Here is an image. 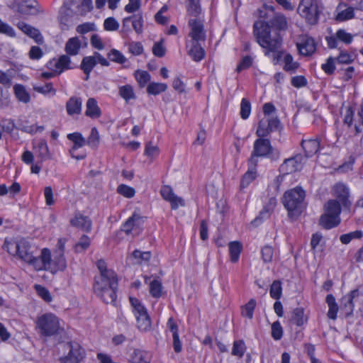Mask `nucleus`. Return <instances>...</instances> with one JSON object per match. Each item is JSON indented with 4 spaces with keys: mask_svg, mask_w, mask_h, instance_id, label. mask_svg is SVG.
<instances>
[{
    "mask_svg": "<svg viewBox=\"0 0 363 363\" xmlns=\"http://www.w3.org/2000/svg\"><path fill=\"white\" fill-rule=\"evenodd\" d=\"M253 33L257 43L265 50L264 55L273 53L272 60L277 64L281 57L282 52L279 50L282 45V38L278 33L273 35L269 30V25L261 20L253 25Z\"/></svg>",
    "mask_w": 363,
    "mask_h": 363,
    "instance_id": "f257e3e1",
    "label": "nucleus"
},
{
    "mask_svg": "<svg viewBox=\"0 0 363 363\" xmlns=\"http://www.w3.org/2000/svg\"><path fill=\"white\" fill-rule=\"evenodd\" d=\"M2 248L9 255L33 266L37 271H40L43 266V262L40 261V256H34L30 242L24 238H6Z\"/></svg>",
    "mask_w": 363,
    "mask_h": 363,
    "instance_id": "f03ea898",
    "label": "nucleus"
},
{
    "mask_svg": "<svg viewBox=\"0 0 363 363\" xmlns=\"http://www.w3.org/2000/svg\"><path fill=\"white\" fill-rule=\"evenodd\" d=\"M96 266L99 274L95 276L94 291L101 297L104 302L112 304L113 303V289L112 288L113 272L111 269H107L106 263L104 259H99L96 262Z\"/></svg>",
    "mask_w": 363,
    "mask_h": 363,
    "instance_id": "7ed1b4c3",
    "label": "nucleus"
},
{
    "mask_svg": "<svg viewBox=\"0 0 363 363\" xmlns=\"http://www.w3.org/2000/svg\"><path fill=\"white\" fill-rule=\"evenodd\" d=\"M306 192L299 186L286 191L283 196L282 203L288 211L291 218H296L306 208Z\"/></svg>",
    "mask_w": 363,
    "mask_h": 363,
    "instance_id": "20e7f679",
    "label": "nucleus"
},
{
    "mask_svg": "<svg viewBox=\"0 0 363 363\" xmlns=\"http://www.w3.org/2000/svg\"><path fill=\"white\" fill-rule=\"evenodd\" d=\"M266 137H258L254 142L253 150L249 158V162L257 165L258 157H267L272 161L279 159L280 152L272 146L269 139Z\"/></svg>",
    "mask_w": 363,
    "mask_h": 363,
    "instance_id": "39448f33",
    "label": "nucleus"
},
{
    "mask_svg": "<svg viewBox=\"0 0 363 363\" xmlns=\"http://www.w3.org/2000/svg\"><path fill=\"white\" fill-rule=\"evenodd\" d=\"M35 329L40 335L50 337L58 334L62 328L60 319L56 315L52 313H46L37 318Z\"/></svg>",
    "mask_w": 363,
    "mask_h": 363,
    "instance_id": "423d86ee",
    "label": "nucleus"
},
{
    "mask_svg": "<svg viewBox=\"0 0 363 363\" xmlns=\"http://www.w3.org/2000/svg\"><path fill=\"white\" fill-rule=\"evenodd\" d=\"M297 12L307 24L315 26L322 12L321 3L318 0H301Z\"/></svg>",
    "mask_w": 363,
    "mask_h": 363,
    "instance_id": "0eeeda50",
    "label": "nucleus"
},
{
    "mask_svg": "<svg viewBox=\"0 0 363 363\" xmlns=\"http://www.w3.org/2000/svg\"><path fill=\"white\" fill-rule=\"evenodd\" d=\"M40 261L43 264L40 271L46 270L55 274L67 268V261L64 254H55L54 259H52L51 252L48 248H43L41 250Z\"/></svg>",
    "mask_w": 363,
    "mask_h": 363,
    "instance_id": "6e6552de",
    "label": "nucleus"
},
{
    "mask_svg": "<svg viewBox=\"0 0 363 363\" xmlns=\"http://www.w3.org/2000/svg\"><path fill=\"white\" fill-rule=\"evenodd\" d=\"M62 346L68 351V354L60 359V363H79L84 358V350L77 342H68L62 344Z\"/></svg>",
    "mask_w": 363,
    "mask_h": 363,
    "instance_id": "1a4fd4ad",
    "label": "nucleus"
},
{
    "mask_svg": "<svg viewBox=\"0 0 363 363\" xmlns=\"http://www.w3.org/2000/svg\"><path fill=\"white\" fill-rule=\"evenodd\" d=\"M281 127V123L277 116L269 117L266 121L262 119L258 123L256 130L257 137H267L272 132L276 131Z\"/></svg>",
    "mask_w": 363,
    "mask_h": 363,
    "instance_id": "9d476101",
    "label": "nucleus"
},
{
    "mask_svg": "<svg viewBox=\"0 0 363 363\" xmlns=\"http://www.w3.org/2000/svg\"><path fill=\"white\" fill-rule=\"evenodd\" d=\"M189 26L191 30L189 36L191 37V41H205L206 31L203 22L198 18H192L189 21Z\"/></svg>",
    "mask_w": 363,
    "mask_h": 363,
    "instance_id": "9b49d317",
    "label": "nucleus"
},
{
    "mask_svg": "<svg viewBox=\"0 0 363 363\" xmlns=\"http://www.w3.org/2000/svg\"><path fill=\"white\" fill-rule=\"evenodd\" d=\"M67 138L73 143V146L69 150L70 155L72 157L75 158L77 160H83L85 158V154L76 155L75 152L79 148L82 147L86 144L85 138L82 136L80 133L75 132L67 135Z\"/></svg>",
    "mask_w": 363,
    "mask_h": 363,
    "instance_id": "f8f14e48",
    "label": "nucleus"
},
{
    "mask_svg": "<svg viewBox=\"0 0 363 363\" xmlns=\"http://www.w3.org/2000/svg\"><path fill=\"white\" fill-rule=\"evenodd\" d=\"M71 60L69 55H62L58 59H52L48 62L49 69L55 72L57 74H60L65 70L71 69Z\"/></svg>",
    "mask_w": 363,
    "mask_h": 363,
    "instance_id": "ddd939ff",
    "label": "nucleus"
},
{
    "mask_svg": "<svg viewBox=\"0 0 363 363\" xmlns=\"http://www.w3.org/2000/svg\"><path fill=\"white\" fill-rule=\"evenodd\" d=\"M303 157L301 155L286 159L279 167V171L284 174H289L296 172L301 168Z\"/></svg>",
    "mask_w": 363,
    "mask_h": 363,
    "instance_id": "4468645a",
    "label": "nucleus"
},
{
    "mask_svg": "<svg viewBox=\"0 0 363 363\" xmlns=\"http://www.w3.org/2000/svg\"><path fill=\"white\" fill-rule=\"evenodd\" d=\"M269 25V30L270 28L274 29L276 31H285L288 29V21L286 17L281 13H276L269 21H264Z\"/></svg>",
    "mask_w": 363,
    "mask_h": 363,
    "instance_id": "2eb2a0df",
    "label": "nucleus"
},
{
    "mask_svg": "<svg viewBox=\"0 0 363 363\" xmlns=\"http://www.w3.org/2000/svg\"><path fill=\"white\" fill-rule=\"evenodd\" d=\"M360 292L356 289L344 296L341 299V307L345 311L347 315H350L354 311V299L359 296Z\"/></svg>",
    "mask_w": 363,
    "mask_h": 363,
    "instance_id": "dca6fc26",
    "label": "nucleus"
},
{
    "mask_svg": "<svg viewBox=\"0 0 363 363\" xmlns=\"http://www.w3.org/2000/svg\"><path fill=\"white\" fill-rule=\"evenodd\" d=\"M186 48L188 55L194 61L200 62L204 58L206 52L199 42L190 41L189 43H186Z\"/></svg>",
    "mask_w": 363,
    "mask_h": 363,
    "instance_id": "f3484780",
    "label": "nucleus"
},
{
    "mask_svg": "<svg viewBox=\"0 0 363 363\" xmlns=\"http://www.w3.org/2000/svg\"><path fill=\"white\" fill-rule=\"evenodd\" d=\"M276 205V199L274 197L270 198L268 203L263 207V209L259 212V216L251 222V224L254 226H257L263 220L269 218L272 212L274 211Z\"/></svg>",
    "mask_w": 363,
    "mask_h": 363,
    "instance_id": "a211bd4d",
    "label": "nucleus"
},
{
    "mask_svg": "<svg viewBox=\"0 0 363 363\" xmlns=\"http://www.w3.org/2000/svg\"><path fill=\"white\" fill-rule=\"evenodd\" d=\"M16 128L31 135L35 134L36 133H41L45 130L43 125L30 124L26 117H21L18 120Z\"/></svg>",
    "mask_w": 363,
    "mask_h": 363,
    "instance_id": "6ab92c4d",
    "label": "nucleus"
},
{
    "mask_svg": "<svg viewBox=\"0 0 363 363\" xmlns=\"http://www.w3.org/2000/svg\"><path fill=\"white\" fill-rule=\"evenodd\" d=\"M66 111L68 116H79L82 110V100L80 97L72 96L66 102Z\"/></svg>",
    "mask_w": 363,
    "mask_h": 363,
    "instance_id": "aec40b11",
    "label": "nucleus"
},
{
    "mask_svg": "<svg viewBox=\"0 0 363 363\" xmlns=\"http://www.w3.org/2000/svg\"><path fill=\"white\" fill-rule=\"evenodd\" d=\"M306 157L315 155L320 149V140L318 138L303 139L301 143Z\"/></svg>",
    "mask_w": 363,
    "mask_h": 363,
    "instance_id": "412c9836",
    "label": "nucleus"
},
{
    "mask_svg": "<svg viewBox=\"0 0 363 363\" xmlns=\"http://www.w3.org/2000/svg\"><path fill=\"white\" fill-rule=\"evenodd\" d=\"M296 45L300 54L304 56L311 55L316 50L315 40L311 37L303 38Z\"/></svg>",
    "mask_w": 363,
    "mask_h": 363,
    "instance_id": "4be33fe9",
    "label": "nucleus"
},
{
    "mask_svg": "<svg viewBox=\"0 0 363 363\" xmlns=\"http://www.w3.org/2000/svg\"><path fill=\"white\" fill-rule=\"evenodd\" d=\"M334 191L338 201L345 208H350L351 202L349 200V189L344 184L339 183L335 186Z\"/></svg>",
    "mask_w": 363,
    "mask_h": 363,
    "instance_id": "5701e85b",
    "label": "nucleus"
},
{
    "mask_svg": "<svg viewBox=\"0 0 363 363\" xmlns=\"http://www.w3.org/2000/svg\"><path fill=\"white\" fill-rule=\"evenodd\" d=\"M16 26L18 29H20L23 33L26 34L30 38H32L35 40L37 43H42L43 41V38L40 33L39 30L37 28L27 24L23 21H19Z\"/></svg>",
    "mask_w": 363,
    "mask_h": 363,
    "instance_id": "b1692460",
    "label": "nucleus"
},
{
    "mask_svg": "<svg viewBox=\"0 0 363 363\" xmlns=\"http://www.w3.org/2000/svg\"><path fill=\"white\" fill-rule=\"evenodd\" d=\"M341 222L340 217H336L333 215L324 213L322 214L319 219V224L324 229L329 230L337 227Z\"/></svg>",
    "mask_w": 363,
    "mask_h": 363,
    "instance_id": "393cba45",
    "label": "nucleus"
},
{
    "mask_svg": "<svg viewBox=\"0 0 363 363\" xmlns=\"http://www.w3.org/2000/svg\"><path fill=\"white\" fill-rule=\"evenodd\" d=\"M72 226L81 228L82 230L89 232L91 228V222L87 216H84L81 213H76L74 218L70 220Z\"/></svg>",
    "mask_w": 363,
    "mask_h": 363,
    "instance_id": "a878e982",
    "label": "nucleus"
},
{
    "mask_svg": "<svg viewBox=\"0 0 363 363\" xmlns=\"http://www.w3.org/2000/svg\"><path fill=\"white\" fill-rule=\"evenodd\" d=\"M85 115L92 119H96L101 116V111L95 99L89 98L87 100Z\"/></svg>",
    "mask_w": 363,
    "mask_h": 363,
    "instance_id": "bb28decb",
    "label": "nucleus"
},
{
    "mask_svg": "<svg viewBox=\"0 0 363 363\" xmlns=\"http://www.w3.org/2000/svg\"><path fill=\"white\" fill-rule=\"evenodd\" d=\"M81 48V41L77 37L69 38L65 47V50L67 55H77Z\"/></svg>",
    "mask_w": 363,
    "mask_h": 363,
    "instance_id": "cd10ccee",
    "label": "nucleus"
},
{
    "mask_svg": "<svg viewBox=\"0 0 363 363\" xmlns=\"http://www.w3.org/2000/svg\"><path fill=\"white\" fill-rule=\"evenodd\" d=\"M131 363H150V356L145 350L135 349L130 357Z\"/></svg>",
    "mask_w": 363,
    "mask_h": 363,
    "instance_id": "c85d7f7f",
    "label": "nucleus"
},
{
    "mask_svg": "<svg viewBox=\"0 0 363 363\" xmlns=\"http://www.w3.org/2000/svg\"><path fill=\"white\" fill-rule=\"evenodd\" d=\"M13 91L17 99L24 104H28L30 101V96L26 87L20 84L13 86Z\"/></svg>",
    "mask_w": 363,
    "mask_h": 363,
    "instance_id": "c756f323",
    "label": "nucleus"
},
{
    "mask_svg": "<svg viewBox=\"0 0 363 363\" xmlns=\"http://www.w3.org/2000/svg\"><path fill=\"white\" fill-rule=\"evenodd\" d=\"M325 213L335 216L336 217H340L341 213V206L340 203L334 199L329 200L324 205Z\"/></svg>",
    "mask_w": 363,
    "mask_h": 363,
    "instance_id": "7c9ffc66",
    "label": "nucleus"
},
{
    "mask_svg": "<svg viewBox=\"0 0 363 363\" xmlns=\"http://www.w3.org/2000/svg\"><path fill=\"white\" fill-rule=\"evenodd\" d=\"M325 301L328 306V317L330 319L335 320L339 307L336 303L335 298L333 294H328Z\"/></svg>",
    "mask_w": 363,
    "mask_h": 363,
    "instance_id": "2f4dec72",
    "label": "nucleus"
},
{
    "mask_svg": "<svg viewBox=\"0 0 363 363\" xmlns=\"http://www.w3.org/2000/svg\"><path fill=\"white\" fill-rule=\"evenodd\" d=\"M230 261L233 263L237 262L239 259L240 255L242 252V244L238 241L230 242L228 244Z\"/></svg>",
    "mask_w": 363,
    "mask_h": 363,
    "instance_id": "473e14b6",
    "label": "nucleus"
},
{
    "mask_svg": "<svg viewBox=\"0 0 363 363\" xmlns=\"http://www.w3.org/2000/svg\"><path fill=\"white\" fill-rule=\"evenodd\" d=\"M96 64L97 61L96 60L94 55L92 56L84 57L81 63V69L85 74L89 75Z\"/></svg>",
    "mask_w": 363,
    "mask_h": 363,
    "instance_id": "72a5a7b5",
    "label": "nucleus"
},
{
    "mask_svg": "<svg viewBox=\"0 0 363 363\" xmlns=\"http://www.w3.org/2000/svg\"><path fill=\"white\" fill-rule=\"evenodd\" d=\"M307 320L303 308H296L292 312L291 322L297 326L303 325Z\"/></svg>",
    "mask_w": 363,
    "mask_h": 363,
    "instance_id": "f704fd0d",
    "label": "nucleus"
},
{
    "mask_svg": "<svg viewBox=\"0 0 363 363\" xmlns=\"http://www.w3.org/2000/svg\"><path fill=\"white\" fill-rule=\"evenodd\" d=\"M118 94L128 103L130 99H135L136 96L134 93L133 88L129 84H126L119 87Z\"/></svg>",
    "mask_w": 363,
    "mask_h": 363,
    "instance_id": "c9c22d12",
    "label": "nucleus"
},
{
    "mask_svg": "<svg viewBox=\"0 0 363 363\" xmlns=\"http://www.w3.org/2000/svg\"><path fill=\"white\" fill-rule=\"evenodd\" d=\"M167 85L164 83L150 82L147 86V93L150 95H158L165 91Z\"/></svg>",
    "mask_w": 363,
    "mask_h": 363,
    "instance_id": "e433bc0d",
    "label": "nucleus"
},
{
    "mask_svg": "<svg viewBox=\"0 0 363 363\" xmlns=\"http://www.w3.org/2000/svg\"><path fill=\"white\" fill-rule=\"evenodd\" d=\"M137 326L141 331H147L151 328V320L147 314L136 317Z\"/></svg>",
    "mask_w": 363,
    "mask_h": 363,
    "instance_id": "4c0bfd02",
    "label": "nucleus"
},
{
    "mask_svg": "<svg viewBox=\"0 0 363 363\" xmlns=\"http://www.w3.org/2000/svg\"><path fill=\"white\" fill-rule=\"evenodd\" d=\"M38 157L43 160L50 158L49 148L47 142L45 140H40L36 146Z\"/></svg>",
    "mask_w": 363,
    "mask_h": 363,
    "instance_id": "58836bf2",
    "label": "nucleus"
},
{
    "mask_svg": "<svg viewBox=\"0 0 363 363\" xmlns=\"http://www.w3.org/2000/svg\"><path fill=\"white\" fill-rule=\"evenodd\" d=\"M256 304L257 302L255 299H250V301L242 307V315L249 319H252L253 318L254 310L255 308Z\"/></svg>",
    "mask_w": 363,
    "mask_h": 363,
    "instance_id": "ea45409f",
    "label": "nucleus"
},
{
    "mask_svg": "<svg viewBox=\"0 0 363 363\" xmlns=\"http://www.w3.org/2000/svg\"><path fill=\"white\" fill-rule=\"evenodd\" d=\"M363 237L362 230H355L349 233L341 235L340 240L342 244L347 245L353 239H361Z\"/></svg>",
    "mask_w": 363,
    "mask_h": 363,
    "instance_id": "a19ab883",
    "label": "nucleus"
},
{
    "mask_svg": "<svg viewBox=\"0 0 363 363\" xmlns=\"http://www.w3.org/2000/svg\"><path fill=\"white\" fill-rule=\"evenodd\" d=\"M246 350L245 342L242 340H235L233 342L232 354L239 358L243 357Z\"/></svg>",
    "mask_w": 363,
    "mask_h": 363,
    "instance_id": "79ce46f5",
    "label": "nucleus"
},
{
    "mask_svg": "<svg viewBox=\"0 0 363 363\" xmlns=\"http://www.w3.org/2000/svg\"><path fill=\"white\" fill-rule=\"evenodd\" d=\"M281 282L279 280L274 281L271 285L269 290L271 297L276 300H279L281 296Z\"/></svg>",
    "mask_w": 363,
    "mask_h": 363,
    "instance_id": "37998d69",
    "label": "nucleus"
},
{
    "mask_svg": "<svg viewBox=\"0 0 363 363\" xmlns=\"http://www.w3.org/2000/svg\"><path fill=\"white\" fill-rule=\"evenodd\" d=\"M33 89L36 92L40 93L43 95H48L51 94L52 96H54L56 93V90L54 89L51 82L46 83L41 86H34Z\"/></svg>",
    "mask_w": 363,
    "mask_h": 363,
    "instance_id": "c03bdc74",
    "label": "nucleus"
},
{
    "mask_svg": "<svg viewBox=\"0 0 363 363\" xmlns=\"http://www.w3.org/2000/svg\"><path fill=\"white\" fill-rule=\"evenodd\" d=\"M162 286L160 281L154 279L150 283V294L154 298H160L162 296Z\"/></svg>",
    "mask_w": 363,
    "mask_h": 363,
    "instance_id": "a18cd8bd",
    "label": "nucleus"
},
{
    "mask_svg": "<svg viewBox=\"0 0 363 363\" xmlns=\"http://www.w3.org/2000/svg\"><path fill=\"white\" fill-rule=\"evenodd\" d=\"M117 192L128 199L133 198L135 194V189L125 184H120L117 187Z\"/></svg>",
    "mask_w": 363,
    "mask_h": 363,
    "instance_id": "49530a36",
    "label": "nucleus"
},
{
    "mask_svg": "<svg viewBox=\"0 0 363 363\" xmlns=\"http://www.w3.org/2000/svg\"><path fill=\"white\" fill-rule=\"evenodd\" d=\"M299 67V64L293 61V57L290 54H286L284 57V69L286 72H295Z\"/></svg>",
    "mask_w": 363,
    "mask_h": 363,
    "instance_id": "de8ad7c7",
    "label": "nucleus"
},
{
    "mask_svg": "<svg viewBox=\"0 0 363 363\" xmlns=\"http://www.w3.org/2000/svg\"><path fill=\"white\" fill-rule=\"evenodd\" d=\"M35 291L38 295L43 299L45 302L50 303L52 301V298L50 293V291L44 286L41 285L36 284L34 286Z\"/></svg>",
    "mask_w": 363,
    "mask_h": 363,
    "instance_id": "09e8293b",
    "label": "nucleus"
},
{
    "mask_svg": "<svg viewBox=\"0 0 363 363\" xmlns=\"http://www.w3.org/2000/svg\"><path fill=\"white\" fill-rule=\"evenodd\" d=\"M90 245V239L86 235H83L79 241L74 245V251L77 253H81L86 250Z\"/></svg>",
    "mask_w": 363,
    "mask_h": 363,
    "instance_id": "8fccbe9b",
    "label": "nucleus"
},
{
    "mask_svg": "<svg viewBox=\"0 0 363 363\" xmlns=\"http://www.w3.org/2000/svg\"><path fill=\"white\" fill-rule=\"evenodd\" d=\"M135 77L140 87L145 86L150 80V74L146 71L138 70L135 73Z\"/></svg>",
    "mask_w": 363,
    "mask_h": 363,
    "instance_id": "3c124183",
    "label": "nucleus"
},
{
    "mask_svg": "<svg viewBox=\"0 0 363 363\" xmlns=\"http://www.w3.org/2000/svg\"><path fill=\"white\" fill-rule=\"evenodd\" d=\"M200 0H189L188 13L193 16H197L201 13Z\"/></svg>",
    "mask_w": 363,
    "mask_h": 363,
    "instance_id": "603ef678",
    "label": "nucleus"
},
{
    "mask_svg": "<svg viewBox=\"0 0 363 363\" xmlns=\"http://www.w3.org/2000/svg\"><path fill=\"white\" fill-rule=\"evenodd\" d=\"M251 112L250 102L245 98H243L240 104V116L242 119L248 118Z\"/></svg>",
    "mask_w": 363,
    "mask_h": 363,
    "instance_id": "864d4df0",
    "label": "nucleus"
},
{
    "mask_svg": "<svg viewBox=\"0 0 363 363\" xmlns=\"http://www.w3.org/2000/svg\"><path fill=\"white\" fill-rule=\"evenodd\" d=\"M354 60L352 55L348 53L347 51L341 50L338 56L335 58L338 64H350Z\"/></svg>",
    "mask_w": 363,
    "mask_h": 363,
    "instance_id": "5fc2aeb1",
    "label": "nucleus"
},
{
    "mask_svg": "<svg viewBox=\"0 0 363 363\" xmlns=\"http://www.w3.org/2000/svg\"><path fill=\"white\" fill-rule=\"evenodd\" d=\"M93 9L92 0H83L78 6V11H76L79 15L84 16L90 12Z\"/></svg>",
    "mask_w": 363,
    "mask_h": 363,
    "instance_id": "6e6d98bb",
    "label": "nucleus"
},
{
    "mask_svg": "<svg viewBox=\"0 0 363 363\" xmlns=\"http://www.w3.org/2000/svg\"><path fill=\"white\" fill-rule=\"evenodd\" d=\"M132 25L137 33H141L143 28V19L141 13L135 14L132 17Z\"/></svg>",
    "mask_w": 363,
    "mask_h": 363,
    "instance_id": "4d7b16f0",
    "label": "nucleus"
},
{
    "mask_svg": "<svg viewBox=\"0 0 363 363\" xmlns=\"http://www.w3.org/2000/svg\"><path fill=\"white\" fill-rule=\"evenodd\" d=\"M354 16V9L348 7L346 9L339 12L336 16V20L339 21H345L352 19Z\"/></svg>",
    "mask_w": 363,
    "mask_h": 363,
    "instance_id": "13d9d810",
    "label": "nucleus"
},
{
    "mask_svg": "<svg viewBox=\"0 0 363 363\" xmlns=\"http://www.w3.org/2000/svg\"><path fill=\"white\" fill-rule=\"evenodd\" d=\"M160 150L159 147L156 145H153L151 141L148 142L145 145V152L144 154L150 157L154 158L159 155Z\"/></svg>",
    "mask_w": 363,
    "mask_h": 363,
    "instance_id": "bf43d9fd",
    "label": "nucleus"
},
{
    "mask_svg": "<svg viewBox=\"0 0 363 363\" xmlns=\"http://www.w3.org/2000/svg\"><path fill=\"white\" fill-rule=\"evenodd\" d=\"M283 336V328L279 323L277 320L272 325V337L275 340H280Z\"/></svg>",
    "mask_w": 363,
    "mask_h": 363,
    "instance_id": "052dcab7",
    "label": "nucleus"
},
{
    "mask_svg": "<svg viewBox=\"0 0 363 363\" xmlns=\"http://www.w3.org/2000/svg\"><path fill=\"white\" fill-rule=\"evenodd\" d=\"M261 254L264 262H271L274 255V249L269 245H265L262 248Z\"/></svg>",
    "mask_w": 363,
    "mask_h": 363,
    "instance_id": "680f3d73",
    "label": "nucleus"
},
{
    "mask_svg": "<svg viewBox=\"0 0 363 363\" xmlns=\"http://www.w3.org/2000/svg\"><path fill=\"white\" fill-rule=\"evenodd\" d=\"M16 128V125L14 121L11 119L2 121L0 123V130L1 132V137L3 136V133H11Z\"/></svg>",
    "mask_w": 363,
    "mask_h": 363,
    "instance_id": "e2e57ef3",
    "label": "nucleus"
},
{
    "mask_svg": "<svg viewBox=\"0 0 363 363\" xmlns=\"http://www.w3.org/2000/svg\"><path fill=\"white\" fill-rule=\"evenodd\" d=\"M132 255L138 260L139 263H141L142 261L147 262L151 258V252L150 251L142 252L139 250H135Z\"/></svg>",
    "mask_w": 363,
    "mask_h": 363,
    "instance_id": "0e129e2a",
    "label": "nucleus"
},
{
    "mask_svg": "<svg viewBox=\"0 0 363 363\" xmlns=\"http://www.w3.org/2000/svg\"><path fill=\"white\" fill-rule=\"evenodd\" d=\"M335 58L330 57L326 62L322 65V69L328 74H333L335 69Z\"/></svg>",
    "mask_w": 363,
    "mask_h": 363,
    "instance_id": "69168bd1",
    "label": "nucleus"
},
{
    "mask_svg": "<svg viewBox=\"0 0 363 363\" xmlns=\"http://www.w3.org/2000/svg\"><path fill=\"white\" fill-rule=\"evenodd\" d=\"M99 133L96 128H92L91 130L90 135L86 140V144L92 147H95L97 146L99 143Z\"/></svg>",
    "mask_w": 363,
    "mask_h": 363,
    "instance_id": "338daca9",
    "label": "nucleus"
},
{
    "mask_svg": "<svg viewBox=\"0 0 363 363\" xmlns=\"http://www.w3.org/2000/svg\"><path fill=\"white\" fill-rule=\"evenodd\" d=\"M335 34L338 40H340L345 44H350L352 41L353 36L343 29L338 30Z\"/></svg>",
    "mask_w": 363,
    "mask_h": 363,
    "instance_id": "774afa93",
    "label": "nucleus"
}]
</instances>
